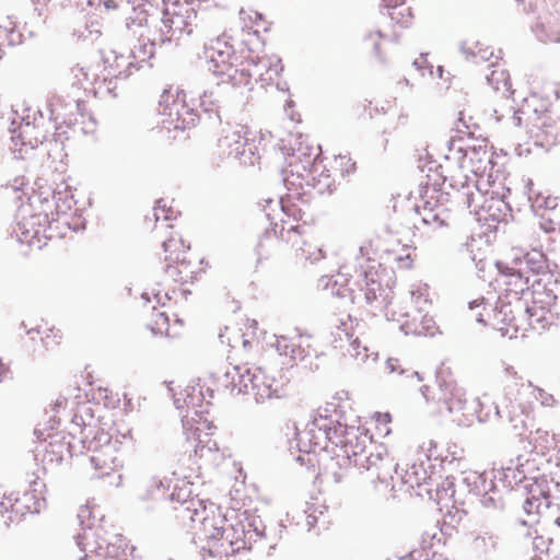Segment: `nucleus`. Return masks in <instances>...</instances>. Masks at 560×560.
<instances>
[{"instance_id": "obj_42", "label": "nucleus", "mask_w": 560, "mask_h": 560, "mask_svg": "<svg viewBox=\"0 0 560 560\" xmlns=\"http://www.w3.org/2000/svg\"><path fill=\"white\" fill-rule=\"evenodd\" d=\"M107 90H108V92H109V93H112V95H113L114 97H116V96H117V93H116V84H114V86H113V88H109V86H108V88H107Z\"/></svg>"}, {"instance_id": "obj_44", "label": "nucleus", "mask_w": 560, "mask_h": 560, "mask_svg": "<svg viewBox=\"0 0 560 560\" xmlns=\"http://www.w3.org/2000/svg\"><path fill=\"white\" fill-rule=\"evenodd\" d=\"M495 74H498V71H497V70L492 71V73L488 77V80H489L490 82H493V81H494V77H495Z\"/></svg>"}, {"instance_id": "obj_37", "label": "nucleus", "mask_w": 560, "mask_h": 560, "mask_svg": "<svg viewBox=\"0 0 560 560\" xmlns=\"http://www.w3.org/2000/svg\"><path fill=\"white\" fill-rule=\"evenodd\" d=\"M104 5L106 7V9H117L118 8V3L116 2V0H105Z\"/></svg>"}, {"instance_id": "obj_17", "label": "nucleus", "mask_w": 560, "mask_h": 560, "mask_svg": "<svg viewBox=\"0 0 560 560\" xmlns=\"http://www.w3.org/2000/svg\"><path fill=\"white\" fill-rule=\"evenodd\" d=\"M189 12V8L177 3L164 9L162 16V32L167 42L178 38L185 32L190 33V30H188L190 26L188 21Z\"/></svg>"}, {"instance_id": "obj_9", "label": "nucleus", "mask_w": 560, "mask_h": 560, "mask_svg": "<svg viewBox=\"0 0 560 560\" xmlns=\"http://www.w3.org/2000/svg\"><path fill=\"white\" fill-rule=\"evenodd\" d=\"M282 237L293 248L296 260L314 262L324 258L318 238L305 224L291 226Z\"/></svg>"}, {"instance_id": "obj_15", "label": "nucleus", "mask_w": 560, "mask_h": 560, "mask_svg": "<svg viewBox=\"0 0 560 560\" xmlns=\"http://www.w3.org/2000/svg\"><path fill=\"white\" fill-rule=\"evenodd\" d=\"M159 114L164 116L163 124L174 129H185L189 126L186 116H191L184 100L170 90H164L159 101Z\"/></svg>"}, {"instance_id": "obj_50", "label": "nucleus", "mask_w": 560, "mask_h": 560, "mask_svg": "<svg viewBox=\"0 0 560 560\" xmlns=\"http://www.w3.org/2000/svg\"><path fill=\"white\" fill-rule=\"evenodd\" d=\"M290 166H292V167H294V166H295V167H298L293 162H291V163H290Z\"/></svg>"}, {"instance_id": "obj_7", "label": "nucleus", "mask_w": 560, "mask_h": 560, "mask_svg": "<svg viewBox=\"0 0 560 560\" xmlns=\"http://www.w3.org/2000/svg\"><path fill=\"white\" fill-rule=\"evenodd\" d=\"M535 306H527L520 298L514 296V302L505 301L499 298L493 307L486 313H478V316H485L481 324L490 326L502 335L510 337L516 336L518 332L524 334L529 328H535L534 320Z\"/></svg>"}, {"instance_id": "obj_46", "label": "nucleus", "mask_w": 560, "mask_h": 560, "mask_svg": "<svg viewBox=\"0 0 560 560\" xmlns=\"http://www.w3.org/2000/svg\"><path fill=\"white\" fill-rule=\"evenodd\" d=\"M406 260H408L409 262H408V264H406L405 266H406V267H410V265H411V259H410L409 255H408V256H406Z\"/></svg>"}, {"instance_id": "obj_25", "label": "nucleus", "mask_w": 560, "mask_h": 560, "mask_svg": "<svg viewBox=\"0 0 560 560\" xmlns=\"http://www.w3.org/2000/svg\"><path fill=\"white\" fill-rule=\"evenodd\" d=\"M56 203L54 200L45 199L42 203V210L36 214L39 223L48 224L59 219V213L55 211Z\"/></svg>"}, {"instance_id": "obj_26", "label": "nucleus", "mask_w": 560, "mask_h": 560, "mask_svg": "<svg viewBox=\"0 0 560 560\" xmlns=\"http://www.w3.org/2000/svg\"><path fill=\"white\" fill-rule=\"evenodd\" d=\"M509 380L505 385V389L509 395H515V393H518L521 388H530L532 384L530 382H525L523 377L517 376V373L511 370H506Z\"/></svg>"}, {"instance_id": "obj_32", "label": "nucleus", "mask_w": 560, "mask_h": 560, "mask_svg": "<svg viewBox=\"0 0 560 560\" xmlns=\"http://www.w3.org/2000/svg\"><path fill=\"white\" fill-rule=\"evenodd\" d=\"M525 275H526V270L523 269L522 271H520L517 273H512L510 276V280L508 283L509 284L514 283V285L517 288L516 293L523 292L529 285V277H527Z\"/></svg>"}, {"instance_id": "obj_39", "label": "nucleus", "mask_w": 560, "mask_h": 560, "mask_svg": "<svg viewBox=\"0 0 560 560\" xmlns=\"http://www.w3.org/2000/svg\"><path fill=\"white\" fill-rule=\"evenodd\" d=\"M407 329H409L411 332L413 334H420V330L418 329V327L416 325H412V324H409L408 322H405L404 324Z\"/></svg>"}, {"instance_id": "obj_20", "label": "nucleus", "mask_w": 560, "mask_h": 560, "mask_svg": "<svg viewBox=\"0 0 560 560\" xmlns=\"http://www.w3.org/2000/svg\"><path fill=\"white\" fill-rule=\"evenodd\" d=\"M327 171L328 174L325 176L324 186L330 187L337 178H345L354 173L355 163L349 155L339 154L329 162V168Z\"/></svg>"}, {"instance_id": "obj_1", "label": "nucleus", "mask_w": 560, "mask_h": 560, "mask_svg": "<svg viewBox=\"0 0 560 560\" xmlns=\"http://www.w3.org/2000/svg\"><path fill=\"white\" fill-rule=\"evenodd\" d=\"M155 229L161 233V246L156 253L159 258L158 271L168 284H186L196 279L201 271L198 258L190 252V245L180 231L168 224L171 214L166 206L159 200L153 208Z\"/></svg>"}, {"instance_id": "obj_11", "label": "nucleus", "mask_w": 560, "mask_h": 560, "mask_svg": "<svg viewBox=\"0 0 560 560\" xmlns=\"http://www.w3.org/2000/svg\"><path fill=\"white\" fill-rule=\"evenodd\" d=\"M250 130L247 126L236 124L222 129L218 140V154L222 159L237 160L246 153L253 154L249 138Z\"/></svg>"}, {"instance_id": "obj_19", "label": "nucleus", "mask_w": 560, "mask_h": 560, "mask_svg": "<svg viewBox=\"0 0 560 560\" xmlns=\"http://www.w3.org/2000/svg\"><path fill=\"white\" fill-rule=\"evenodd\" d=\"M183 320L176 319L175 325L171 326L170 316L165 311L160 308H153L147 326L154 335L166 336L171 338L178 337L180 328L183 327Z\"/></svg>"}, {"instance_id": "obj_29", "label": "nucleus", "mask_w": 560, "mask_h": 560, "mask_svg": "<svg viewBox=\"0 0 560 560\" xmlns=\"http://www.w3.org/2000/svg\"><path fill=\"white\" fill-rule=\"evenodd\" d=\"M390 8L392 12H389V15L392 20L396 21L401 26H408L411 21L410 9L401 4Z\"/></svg>"}, {"instance_id": "obj_27", "label": "nucleus", "mask_w": 560, "mask_h": 560, "mask_svg": "<svg viewBox=\"0 0 560 560\" xmlns=\"http://www.w3.org/2000/svg\"><path fill=\"white\" fill-rule=\"evenodd\" d=\"M467 400L465 394L460 388H455L452 396L447 400L448 411L451 413H463L465 410Z\"/></svg>"}, {"instance_id": "obj_13", "label": "nucleus", "mask_w": 560, "mask_h": 560, "mask_svg": "<svg viewBox=\"0 0 560 560\" xmlns=\"http://www.w3.org/2000/svg\"><path fill=\"white\" fill-rule=\"evenodd\" d=\"M97 477L109 476L122 466V445L118 440L107 439L92 450L90 457Z\"/></svg>"}, {"instance_id": "obj_3", "label": "nucleus", "mask_w": 560, "mask_h": 560, "mask_svg": "<svg viewBox=\"0 0 560 560\" xmlns=\"http://www.w3.org/2000/svg\"><path fill=\"white\" fill-rule=\"evenodd\" d=\"M187 510L192 511L191 522L199 524L197 536L203 559L229 560L245 548L243 537L236 536L234 528L226 525V520L217 510L207 509L199 501H190Z\"/></svg>"}, {"instance_id": "obj_22", "label": "nucleus", "mask_w": 560, "mask_h": 560, "mask_svg": "<svg viewBox=\"0 0 560 560\" xmlns=\"http://www.w3.org/2000/svg\"><path fill=\"white\" fill-rule=\"evenodd\" d=\"M40 334L42 345L46 352L57 353L60 351L63 340V334L60 328L52 326L45 328Z\"/></svg>"}, {"instance_id": "obj_24", "label": "nucleus", "mask_w": 560, "mask_h": 560, "mask_svg": "<svg viewBox=\"0 0 560 560\" xmlns=\"http://www.w3.org/2000/svg\"><path fill=\"white\" fill-rule=\"evenodd\" d=\"M375 433L378 438H385L390 433L392 416L388 412H376L372 418Z\"/></svg>"}, {"instance_id": "obj_30", "label": "nucleus", "mask_w": 560, "mask_h": 560, "mask_svg": "<svg viewBox=\"0 0 560 560\" xmlns=\"http://www.w3.org/2000/svg\"><path fill=\"white\" fill-rule=\"evenodd\" d=\"M325 287L330 289L331 293L338 296H343L347 291V279L342 276L336 278H329L326 281Z\"/></svg>"}, {"instance_id": "obj_31", "label": "nucleus", "mask_w": 560, "mask_h": 560, "mask_svg": "<svg viewBox=\"0 0 560 560\" xmlns=\"http://www.w3.org/2000/svg\"><path fill=\"white\" fill-rule=\"evenodd\" d=\"M19 34L13 28L0 26V59L4 52V48L10 47L14 43V37Z\"/></svg>"}, {"instance_id": "obj_8", "label": "nucleus", "mask_w": 560, "mask_h": 560, "mask_svg": "<svg viewBox=\"0 0 560 560\" xmlns=\"http://www.w3.org/2000/svg\"><path fill=\"white\" fill-rule=\"evenodd\" d=\"M37 486L38 482L34 481L28 490L4 494L0 502L1 511L10 513L11 521L20 520L27 514L39 513L46 501Z\"/></svg>"}, {"instance_id": "obj_47", "label": "nucleus", "mask_w": 560, "mask_h": 560, "mask_svg": "<svg viewBox=\"0 0 560 560\" xmlns=\"http://www.w3.org/2000/svg\"><path fill=\"white\" fill-rule=\"evenodd\" d=\"M153 55H154V52H153V50H151L149 54V60L153 57Z\"/></svg>"}, {"instance_id": "obj_16", "label": "nucleus", "mask_w": 560, "mask_h": 560, "mask_svg": "<svg viewBox=\"0 0 560 560\" xmlns=\"http://www.w3.org/2000/svg\"><path fill=\"white\" fill-rule=\"evenodd\" d=\"M526 128L535 145L548 148L557 141L558 128L551 116L547 113L527 117Z\"/></svg>"}, {"instance_id": "obj_4", "label": "nucleus", "mask_w": 560, "mask_h": 560, "mask_svg": "<svg viewBox=\"0 0 560 560\" xmlns=\"http://www.w3.org/2000/svg\"><path fill=\"white\" fill-rule=\"evenodd\" d=\"M209 70L223 83L232 86L248 85L259 72V60L238 56L222 38L211 39L205 48Z\"/></svg>"}, {"instance_id": "obj_28", "label": "nucleus", "mask_w": 560, "mask_h": 560, "mask_svg": "<svg viewBox=\"0 0 560 560\" xmlns=\"http://www.w3.org/2000/svg\"><path fill=\"white\" fill-rule=\"evenodd\" d=\"M493 307V303H489L486 299L481 298V299H477V300H474L471 302H469V306H468V310H469V316L474 319H476L478 323L481 324V319L485 317V316H478L477 314L478 313H486L489 311V308H492Z\"/></svg>"}, {"instance_id": "obj_33", "label": "nucleus", "mask_w": 560, "mask_h": 560, "mask_svg": "<svg viewBox=\"0 0 560 560\" xmlns=\"http://www.w3.org/2000/svg\"><path fill=\"white\" fill-rule=\"evenodd\" d=\"M240 330L244 328L248 329V334H244L243 337H249L250 339H254L256 337V330H257V322L250 320L248 318L244 319L241 324ZM242 343L244 347H247L250 345V340L248 338H243Z\"/></svg>"}, {"instance_id": "obj_10", "label": "nucleus", "mask_w": 560, "mask_h": 560, "mask_svg": "<svg viewBox=\"0 0 560 560\" xmlns=\"http://www.w3.org/2000/svg\"><path fill=\"white\" fill-rule=\"evenodd\" d=\"M59 424L60 419L52 416L48 421L39 422L34 430L37 441L43 444L44 460L51 464H60L66 450L65 436L59 431Z\"/></svg>"}, {"instance_id": "obj_35", "label": "nucleus", "mask_w": 560, "mask_h": 560, "mask_svg": "<svg viewBox=\"0 0 560 560\" xmlns=\"http://www.w3.org/2000/svg\"><path fill=\"white\" fill-rule=\"evenodd\" d=\"M13 380V373L8 365L0 361V383Z\"/></svg>"}, {"instance_id": "obj_49", "label": "nucleus", "mask_w": 560, "mask_h": 560, "mask_svg": "<svg viewBox=\"0 0 560 560\" xmlns=\"http://www.w3.org/2000/svg\"><path fill=\"white\" fill-rule=\"evenodd\" d=\"M500 75H501V77H504V75H505V72H504V71H501V72H500Z\"/></svg>"}, {"instance_id": "obj_2", "label": "nucleus", "mask_w": 560, "mask_h": 560, "mask_svg": "<svg viewBox=\"0 0 560 560\" xmlns=\"http://www.w3.org/2000/svg\"><path fill=\"white\" fill-rule=\"evenodd\" d=\"M299 443L307 453L339 447L351 457L364 452L365 435L359 428L340 423L335 405L326 404L316 409L306 429L299 434Z\"/></svg>"}, {"instance_id": "obj_40", "label": "nucleus", "mask_w": 560, "mask_h": 560, "mask_svg": "<svg viewBox=\"0 0 560 560\" xmlns=\"http://www.w3.org/2000/svg\"><path fill=\"white\" fill-rule=\"evenodd\" d=\"M65 401H66L65 399H58V400L56 401V404L54 405L52 410H54L55 412H57V411H58V409H59V408H61V407L63 406Z\"/></svg>"}, {"instance_id": "obj_6", "label": "nucleus", "mask_w": 560, "mask_h": 560, "mask_svg": "<svg viewBox=\"0 0 560 560\" xmlns=\"http://www.w3.org/2000/svg\"><path fill=\"white\" fill-rule=\"evenodd\" d=\"M78 547L83 551L80 560H132L135 547L117 533L112 525L90 527L78 537Z\"/></svg>"}, {"instance_id": "obj_12", "label": "nucleus", "mask_w": 560, "mask_h": 560, "mask_svg": "<svg viewBox=\"0 0 560 560\" xmlns=\"http://www.w3.org/2000/svg\"><path fill=\"white\" fill-rule=\"evenodd\" d=\"M183 425L186 440L192 444L196 454L202 456L205 450L209 452L219 450L214 439L215 428L200 413L195 411L190 417L185 416Z\"/></svg>"}, {"instance_id": "obj_43", "label": "nucleus", "mask_w": 560, "mask_h": 560, "mask_svg": "<svg viewBox=\"0 0 560 560\" xmlns=\"http://www.w3.org/2000/svg\"><path fill=\"white\" fill-rule=\"evenodd\" d=\"M171 499L172 500H180V494L176 493L175 491H173L172 494H171Z\"/></svg>"}, {"instance_id": "obj_45", "label": "nucleus", "mask_w": 560, "mask_h": 560, "mask_svg": "<svg viewBox=\"0 0 560 560\" xmlns=\"http://www.w3.org/2000/svg\"><path fill=\"white\" fill-rule=\"evenodd\" d=\"M476 541L477 542H479V541L485 542L486 541V536H477L476 537Z\"/></svg>"}, {"instance_id": "obj_5", "label": "nucleus", "mask_w": 560, "mask_h": 560, "mask_svg": "<svg viewBox=\"0 0 560 560\" xmlns=\"http://www.w3.org/2000/svg\"><path fill=\"white\" fill-rule=\"evenodd\" d=\"M236 375L241 376L243 387L245 390L250 392L257 401L281 399L288 395L290 380L278 370L256 366L241 374L238 366L228 365L223 370L222 375L217 373L215 376L225 389H234L237 386L234 383Z\"/></svg>"}, {"instance_id": "obj_41", "label": "nucleus", "mask_w": 560, "mask_h": 560, "mask_svg": "<svg viewBox=\"0 0 560 560\" xmlns=\"http://www.w3.org/2000/svg\"><path fill=\"white\" fill-rule=\"evenodd\" d=\"M374 51H375V55H376V56H380V55H381V45H380V42H378V40H376V42L374 43Z\"/></svg>"}, {"instance_id": "obj_18", "label": "nucleus", "mask_w": 560, "mask_h": 560, "mask_svg": "<svg viewBox=\"0 0 560 560\" xmlns=\"http://www.w3.org/2000/svg\"><path fill=\"white\" fill-rule=\"evenodd\" d=\"M462 167L470 172L476 178L489 176L493 163L492 154L487 149V145L468 148L464 154Z\"/></svg>"}, {"instance_id": "obj_48", "label": "nucleus", "mask_w": 560, "mask_h": 560, "mask_svg": "<svg viewBox=\"0 0 560 560\" xmlns=\"http://www.w3.org/2000/svg\"><path fill=\"white\" fill-rule=\"evenodd\" d=\"M488 538H489V540H491L493 542V536L492 535H490Z\"/></svg>"}, {"instance_id": "obj_14", "label": "nucleus", "mask_w": 560, "mask_h": 560, "mask_svg": "<svg viewBox=\"0 0 560 560\" xmlns=\"http://www.w3.org/2000/svg\"><path fill=\"white\" fill-rule=\"evenodd\" d=\"M523 509L529 516H540L551 505L549 482L546 478H535L524 485Z\"/></svg>"}, {"instance_id": "obj_21", "label": "nucleus", "mask_w": 560, "mask_h": 560, "mask_svg": "<svg viewBox=\"0 0 560 560\" xmlns=\"http://www.w3.org/2000/svg\"><path fill=\"white\" fill-rule=\"evenodd\" d=\"M361 290L364 293V299L368 304H372L377 301L384 291L377 270L372 268L368 271H364V279L363 284L361 285Z\"/></svg>"}, {"instance_id": "obj_23", "label": "nucleus", "mask_w": 560, "mask_h": 560, "mask_svg": "<svg viewBox=\"0 0 560 560\" xmlns=\"http://www.w3.org/2000/svg\"><path fill=\"white\" fill-rule=\"evenodd\" d=\"M12 139L14 141H21L22 145L36 148L38 144L43 143L45 136L36 127L26 124L25 126L20 127L18 135Z\"/></svg>"}, {"instance_id": "obj_34", "label": "nucleus", "mask_w": 560, "mask_h": 560, "mask_svg": "<svg viewBox=\"0 0 560 560\" xmlns=\"http://www.w3.org/2000/svg\"><path fill=\"white\" fill-rule=\"evenodd\" d=\"M322 162L315 161V159H311L307 156L305 164L302 166L303 171L310 176L312 179H315V174L322 168Z\"/></svg>"}, {"instance_id": "obj_38", "label": "nucleus", "mask_w": 560, "mask_h": 560, "mask_svg": "<svg viewBox=\"0 0 560 560\" xmlns=\"http://www.w3.org/2000/svg\"><path fill=\"white\" fill-rule=\"evenodd\" d=\"M388 8L402 4L404 0H383Z\"/></svg>"}, {"instance_id": "obj_36", "label": "nucleus", "mask_w": 560, "mask_h": 560, "mask_svg": "<svg viewBox=\"0 0 560 560\" xmlns=\"http://www.w3.org/2000/svg\"><path fill=\"white\" fill-rule=\"evenodd\" d=\"M458 122L465 128V130H464V129H462L459 127V125H457L456 129H457L458 132H462V133H465V135H468V136L472 135V132L469 129V126L464 120L463 113H459Z\"/></svg>"}]
</instances>
